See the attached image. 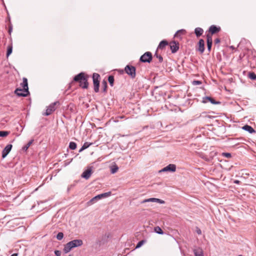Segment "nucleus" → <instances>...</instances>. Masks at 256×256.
<instances>
[{"label":"nucleus","mask_w":256,"mask_h":256,"mask_svg":"<svg viewBox=\"0 0 256 256\" xmlns=\"http://www.w3.org/2000/svg\"><path fill=\"white\" fill-rule=\"evenodd\" d=\"M60 102L58 101L55 102L50 104L46 110V112L42 114L43 116H48L52 114L56 110V105H59Z\"/></svg>","instance_id":"3"},{"label":"nucleus","mask_w":256,"mask_h":256,"mask_svg":"<svg viewBox=\"0 0 256 256\" xmlns=\"http://www.w3.org/2000/svg\"><path fill=\"white\" fill-rule=\"evenodd\" d=\"M100 76L97 73H94L92 74V80L94 85V90L96 92H99Z\"/></svg>","instance_id":"4"},{"label":"nucleus","mask_w":256,"mask_h":256,"mask_svg":"<svg viewBox=\"0 0 256 256\" xmlns=\"http://www.w3.org/2000/svg\"><path fill=\"white\" fill-rule=\"evenodd\" d=\"M192 84L194 85H199L202 84V82L200 80H194L193 81Z\"/></svg>","instance_id":"38"},{"label":"nucleus","mask_w":256,"mask_h":256,"mask_svg":"<svg viewBox=\"0 0 256 256\" xmlns=\"http://www.w3.org/2000/svg\"><path fill=\"white\" fill-rule=\"evenodd\" d=\"M176 170V166L174 164H170L163 168L160 172H174Z\"/></svg>","instance_id":"8"},{"label":"nucleus","mask_w":256,"mask_h":256,"mask_svg":"<svg viewBox=\"0 0 256 256\" xmlns=\"http://www.w3.org/2000/svg\"><path fill=\"white\" fill-rule=\"evenodd\" d=\"M220 27H217L214 25L211 26L209 28V32L212 34H214L219 32L220 31Z\"/></svg>","instance_id":"17"},{"label":"nucleus","mask_w":256,"mask_h":256,"mask_svg":"<svg viewBox=\"0 0 256 256\" xmlns=\"http://www.w3.org/2000/svg\"><path fill=\"white\" fill-rule=\"evenodd\" d=\"M242 129L249 132L250 134H252L255 132L254 130L250 126L245 125L242 127Z\"/></svg>","instance_id":"20"},{"label":"nucleus","mask_w":256,"mask_h":256,"mask_svg":"<svg viewBox=\"0 0 256 256\" xmlns=\"http://www.w3.org/2000/svg\"><path fill=\"white\" fill-rule=\"evenodd\" d=\"M12 146L11 144H8L2 152V157L3 158H6L8 153L10 152Z\"/></svg>","instance_id":"11"},{"label":"nucleus","mask_w":256,"mask_h":256,"mask_svg":"<svg viewBox=\"0 0 256 256\" xmlns=\"http://www.w3.org/2000/svg\"><path fill=\"white\" fill-rule=\"evenodd\" d=\"M196 232L198 234H202L201 230L198 227L196 228Z\"/></svg>","instance_id":"40"},{"label":"nucleus","mask_w":256,"mask_h":256,"mask_svg":"<svg viewBox=\"0 0 256 256\" xmlns=\"http://www.w3.org/2000/svg\"><path fill=\"white\" fill-rule=\"evenodd\" d=\"M12 52V44L9 45L8 46L7 52H6V56L8 57Z\"/></svg>","instance_id":"24"},{"label":"nucleus","mask_w":256,"mask_h":256,"mask_svg":"<svg viewBox=\"0 0 256 256\" xmlns=\"http://www.w3.org/2000/svg\"><path fill=\"white\" fill-rule=\"evenodd\" d=\"M184 32H185V30H178L175 34L174 37L178 38L180 34H184Z\"/></svg>","instance_id":"31"},{"label":"nucleus","mask_w":256,"mask_h":256,"mask_svg":"<svg viewBox=\"0 0 256 256\" xmlns=\"http://www.w3.org/2000/svg\"><path fill=\"white\" fill-rule=\"evenodd\" d=\"M22 86L23 88V92H28L29 93L28 91V80L26 78H22V82L20 84Z\"/></svg>","instance_id":"12"},{"label":"nucleus","mask_w":256,"mask_h":256,"mask_svg":"<svg viewBox=\"0 0 256 256\" xmlns=\"http://www.w3.org/2000/svg\"><path fill=\"white\" fill-rule=\"evenodd\" d=\"M152 54L150 52H147L142 54L140 59V60L142 62L150 63L152 60Z\"/></svg>","instance_id":"6"},{"label":"nucleus","mask_w":256,"mask_h":256,"mask_svg":"<svg viewBox=\"0 0 256 256\" xmlns=\"http://www.w3.org/2000/svg\"><path fill=\"white\" fill-rule=\"evenodd\" d=\"M92 174V170L91 168H88L86 170L84 171L82 174V177L86 180L88 179Z\"/></svg>","instance_id":"13"},{"label":"nucleus","mask_w":256,"mask_h":256,"mask_svg":"<svg viewBox=\"0 0 256 256\" xmlns=\"http://www.w3.org/2000/svg\"><path fill=\"white\" fill-rule=\"evenodd\" d=\"M210 102L212 104H220V102L216 101L214 98L210 96H205L202 98V102L206 103L207 102Z\"/></svg>","instance_id":"16"},{"label":"nucleus","mask_w":256,"mask_h":256,"mask_svg":"<svg viewBox=\"0 0 256 256\" xmlns=\"http://www.w3.org/2000/svg\"><path fill=\"white\" fill-rule=\"evenodd\" d=\"M88 76L87 74L82 72L74 77V80L80 83V86L82 88L86 89L87 88L88 86Z\"/></svg>","instance_id":"1"},{"label":"nucleus","mask_w":256,"mask_h":256,"mask_svg":"<svg viewBox=\"0 0 256 256\" xmlns=\"http://www.w3.org/2000/svg\"><path fill=\"white\" fill-rule=\"evenodd\" d=\"M33 141H34V140H30L26 145H25L24 146L22 147V150L24 151H26L27 150L28 148L30 146V145L33 142Z\"/></svg>","instance_id":"26"},{"label":"nucleus","mask_w":256,"mask_h":256,"mask_svg":"<svg viewBox=\"0 0 256 256\" xmlns=\"http://www.w3.org/2000/svg\"><path fill=\"white\" fill-rule=\"evenodd\" d=\"M170 46L172 53L176 52L179 49V44L176 41L170 42Z\"/></svg>","instance_id":"9"},{"label":"nucleus","mask_w":256,"mask_h":256,"mask_svg":"<svg viewBox=\"0 0 256 256\" xmlns=\"http://www.w3.org/2000/svg\"><path fill=\"white\" fill-rule=\"evenodd\" d=\"M203 32V30L200 28H196L194 30V33L197 37H199L202 36Z\"/></svg>","instance_id":"21"},{"label":"nucleus","mask_w":256,"mask_h":256,"mask_svg":"<svg viewBox=\"0 0 256 256\" xmlns=\"http://www.w3.org/2000/svg\"><path fill=\"white\" fill-rule=\"evenodd\" d=\"M198 50L200 54H202L204 50V41L202 39L200 40L198 43Z\"/></svg>","instance_id":"15"},{"label":"nucleus","mask_w":256,"mask_h":256,"mask_svg":"<svg viewBox=\"0 0 256 256\" xmlns=\"http://www.w3.org/2000/svg\"><path fill=\"white\" fill-rule=\"evenodd\" d=\"M54 254L56 256H61L62 252L60 250H56L54 251Z\"/></svg>","instance_id":"39"},{"label":"nucleus","mask_w":256,"mask_h":256,"mask_svg":"<svg viewBox=\"0 0 256 256\" xmlns=\"http://www.w3.org/2000/svg\"><path fill=\"white\" fill-rule=\"evenodd\" d=\"M154 232L158 234H164L162 230L159 226H156L154 228Z\"/></svg>","instance_id":"29"},{"label":"nucleus","mask_w":256,"mask_h":256,"mask_svg":"<svg viewBox=\"0 0 256 256\" xmlns=\"http://www.w3.org/2000/svg\"><path fill=\"white\" fill-rule=\"evenodd\" d=\"M220 42V40L218 38H217L214 40L215 44H218Z\"/></svg>","instance_id":"41"},{"label":"nucleus","mask_w":256,"mask_h":256,"mask_svg":"<svg viewBox=\"0 0 256 256\" xmlns=\"http://www.w3.org/2000/svg\"><path fill=\"white\" fill-rule=\"evenodd\" d=\"M148 202H156L160 203V204H164V202H165L164 200L159 199V198H150L145 199V200H143L141 202V204H144V203Z\"/></svg>","instance_id":"10"},{"label":"nucleus","mask_w":256,"mask_h":256,"mask_svg":"<svg viewBox=\"0 0 256 256\" xmlns=\"http://www.w3.org/2000/svg\"><path fill=\"white\" fill-rule=\"evenodd\" d=\"M240 182L239 180H235L234 181V183H235V184H238L240 183Z\"/></svg>","instance_id":"43"},{"label":"nucleus","mask_w":256,"mask_h":256,"mask_svg":"<svg viewBox=\"0 0 256 256\" xmlns=\"http://www.w3.org/2000/svg\"><path fill=\"white\" fill-rule=\"evenodd\" d=\"M102 85L104 87V92H106V88H107V82L106 80H104L102 82Z\"/></svg>","instance_id":"37"},{"label":"nucleus","mask_w":256,"mask_h":256,"mask_svg":"<svg viewBox=\"0 0 256 256\" xmlns=\"http://www.w3.org/2000/svg\"><path fill=\"white\" fill-rule=\"evenodd\" d=\"M194 253L195 256H204L203 251L200 248L194 249Z\"/></svg>","instance_id":"19"},{"label":"nucleus","mask_w":256,"mask_h":256,"mask_svg":"<svg viewBox=\"0 0 256 256\" xmlns=\"http://www.w3.org/2000/svg\"><path fill=\"white\" fill-rule=\"evenodd\" d=\"M114 76H110L108 77V81L110 86H114Z\"/></svg>","instance_id":"27"},{"label":"nucleus","mask_w":256,"mask_h":256,"mask_svg":"<svg viewBox=\"0 0 256 256\" xmlns=\"http://www.w3.org/2000/svg\"><path fill=\"white\" fill-rule=\"evenodd\" d=\"M146 242V241L145 240H142L140 241L137 244L136 248H140V247H141Z\"/></svg>","instance_id":"30"},{"label":"nucleus","mask_w":256,"mask_h":256,"mask_svg":"<svg viewBox=\"0 0 256 256\" xmlns=\"http://www.w3.org/2000/svg\"><path fill=\"white\" fill-rule=\"evenodd\" d=\"M248 77L252 80H256V74L254 72H248Z\"/></svg>","instance_id":"25"},{"label":"nucleus","mask_w":256,"mask_h":256,"mask_svg":"<svg viewBox=\"0 0 256 256\" xmlns=\"http://www.w3.org/2000/svg\"><path fill=\"white\" fill-rule=\"evenodd\" d=\"M136 68L134 66L130 65H127L124 68L125 72L132 78L136 77Z\"/></svg>","instance_id":"5"},{"label":"nucleus","mask_w":256,"mask_h":256,"mask_svg":"<svg viewBox=\"0 0 256 256\" xmlns=\"http://www.w3.org/2000/svg\"><path fill=\"white\" fill-rule=\"evenodd\" d=\"M92 144V143L91 142H85L84 144L82 145V146L85 149L88 148Z\"/></svg>","instance_id":"36"},{"label":"nucleus","mask_w":256,"mask_h":256,"mask_svg":"<svg viewBox=\"0 0 256 256\" xmlns=\"http://www.w3.org/2000/svg\"><path fill=\"white\" fill-rule=\"evenodd\" d=\"M69 148L72 150H74L76 148V144L74 142H71L69 144Z\"/></svg>","instance_id":"28"},{"label":"nucleus","mask_w":256,"mask_h":256,"mask_svg":"<svg viewBox=\"0 0 256 256\" xmlns=\"http://www.w3.org/2000/svg\"><path fill=\"white\" fill-rule=\"evenodd\" d=\"M206 38H207L206 42H207L208 50L209 52H210L211 50L212 43V36L210 35L209 34H208L206 36Z\"/></svg>","instance_id":"18"},{"label":"nucleus","mask_w":256,"mask_h":256,"mask_svg":"<svg viewBox=\"0 0 256 256\" xmlns=\"http://www.w3.org/2000/svg\"><path fill=\"white\" fill-rule=\"evenodd\" d=\"M18 256V254L14 253V254H12L10 256Z\"/></svg>","instance_id":"44"},{"label":"nucleus","mask_w":256,"mask_h":256,"mask_svg":"<svg viewBox=\"0 0 256 256\" xmlns=\"http://www.w3.org/2000/svg\"><path fill=\"white\" fill-rule=\"evenodd\" d=\"M85 150V148H84V147L82 146V148L79 150V152H82V150Z\"/></svg>","instance_id":"42"},{"label":"nucleus","mask_w":256,"mask_h":256,"mask_svg":"<svg viewBox=\"0 0 256 256\" xmlns=\"http://www.w3.org/2000/svg\"><path fill=\"white\" fill-rule=\"evenodd\" d=\"M12 30V28L10 27V28H9V30H8V32H9L10 34L11 33Z\"/></svg>","instance_id":"45"},{"label":"nucleus","mask_w":256,"mask_h":256,"mask_svg":"<svg viewBox=\"0 0 256 256\" xmlns=\"http://www.w3.org/2000/svg\"><path fill=\"white\" fill-rule=\"evenodd\" d=\"M9 134V132L7 131H0V136L4 137Z\"/></svg>","instance_id":"32"},{"label":"nucleus","mask_w":256,"mask_h":256,"mask_svg":"<svg viewBox=\"0 0 256 256\" xmlns=\"http://www.w3.org/2000/svg\"><path fill=\"white\" fill-rule=\"evenodd\" d=\"M63 237H64V234L62 232H58L56 236V238L60 240H62V239Z\"/></svg>","instance_id":"34"},{"label":"nucleus","mask_w":256,"mask_h":256,"mask_svg":"<svg viewBox=\"0 0 256 256\" xmlns=\"http://www.w3.org/2000/svg\"><path fill=\"white\" fill-rule=\"evenodd\" d=\"M14 94L18 96H26L29 94L30 92H24L23 89L17 88L14 90Z\"/></svg>","instance_id":"14"},{"label":"nucleus","mask_w":256,"mask_h":256,"mask_svg":"<svg viewBox=\"0 0 256 256\" xmlns=\"http://www.w3.org/2000/svg\"><path fill=\"white\" fill-rule=\"evenodd\" d=\"M118 170V167L116 165H114L111 166L110 172L112 174H115Z\"/></svg>","instance_id":"23"},{"label":"nucleus","mask_w":256,"mask_h":256,"mask_svg":"<svg viewBox=\"0 0 256 256\" xmlns=\"http://www.w3.org/2000/svg\"><path fill=\"white\" fill-rule=\"evenodd\" d=\"M222 156L227 158H230L232 157L231 154L228 152H223L222 153Z\"/></svg>","instance_id":"35"},{"label":"nucleus","mask_w":256,"mask_h":256,"mask_svg":"<svg viewBox=\"0 0 256 256\" xmlns=\"http://www.w3.org/2000/svg\"><path fill=\"white\" fill-rule=\"evenodd\" d=\"M168 44V42L166 40H163L160 42L158 48L163 49Z\"/></svg>","instance_id":"22"},{"label":"nucleus","mask_w":256,"mask_h":256,"mask_svg":"<svg viewBox=\"0 0 256 256\" xmlns=\"http://www.w3.org/2000/svg\"><path fill=\"white\" fill-rule=\"evenodd\" d=\"M111 192H108L103 193L100 194H98L93 198H92L89 202L88 204H94L95 202L97 201L98 200H100L102 198H106L110 196Z\"/></svg>","instance_id":"7"},{"label":"nucleus","mask_w":256,"mask_h":256,"mask_svg":"<svg viewBox=\"0 0 256 256\" xmlns=\"http://www.w3.org/2000/svg\"><path fill=\"white\" fill-rule=\"evenodd\" d=\"M82 244L83 242L81 240H74L70 241L64 246V251L65 253H68L72 248L80 246H82Z\"/></svg>","instance_id":"2"},{"label":"nucleus","mask_w":256,"mask_h":256,"mask_svg":"<svg viewBox=\"0 0 256 256\" xmlns=\"http://www.w3.org/2000/svg\"><path fill=\"white\" fill-rule=\"evenodd\" d=\"M154 56H156V58L158 59L159 62H162L163 60L162 57L160 56L158 54V53L156 52L154 54Z\"/></svg>","instance_id":"33"}]
</instances>
